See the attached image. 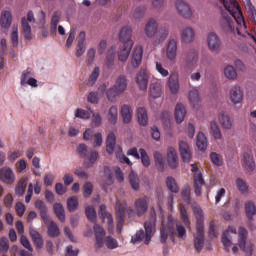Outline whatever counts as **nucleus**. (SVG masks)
I'll use <instances>...</instances> for the list:
<instances>
[{"label": "nucleus", "mask_w": 256, "mask_h": 256, "mask_svg": "<svg viewBox=\"0 0 256 256\" xmlns=\"http://www.w3.org/2000/svg\"><path fill=\"white\" fill-rule=\"evenodd\" d=\"M191 171L194 173L193 181H194V192L197 197H201V189L203 185H205V180L203 179V173L199 170L196 164H191Z\"/></svg>", "instance_id": "0eeeda50"}, {"label": "nucleus", "mask_w": 256, "mask_h": 256, "mask_svg": "<svg viewBox=\"0 0 256 256\" xmlns=\"http://www.w3.org/2000/svg\"><path fill=\"white\" fill-rule=\"evenodd\" d=\"M78 48L76 51V56L81 57L85 53V31H82L77 36Z\"/></svg>", "instance_id": "473e14b6"}, {"label": "nucleus", "mask_w": 256, "mask_h": 256, "mask_svg": "<svg viewBox=\"0 0 256 256\" xmlns=\"http://www.w3.org/2000/svg\"><path fill=\"white\" fill-rule=\"evenodd\" d=\"M167 160L169 167H171L172 169H177V167L179 166V158L177 157V151L175 150V148H168Z\"/></svg>", "instance_id": "5701e85b"}, {"label": "nucleus", "mask_w": 256, "mask_h": 256, "mask_svg": "<svg viewBox=\"0 0 256 256\" xmlns=\"http://www.w3.org/2000/svg\"><path fill=\"white\" fill-rule=\"evenodd\" d=\"M47 225V233L49 237L55 238L59 237L61 235V231L59 230V226H57V223H55L52 220H48V223H45Z\"/></svg>", "instance_id": "cd10ccee"}, {"label": "nucleus", "mask_w": 256, "mask_h": 256, "mask_svg": "<svg viewBox=\"0 0 256 256\" xmlns=\"http://www.w3.org/2000/svg\"><path fill=\"white\" fill-rule=\"evenodd\" d=\"M194 215L196 217V233L194 234V248L197 253L203 251V245H205V216L203 215V209L200 207L193 208Z\"/></svg>", "instance_id": "f03ea898"}, {"label": "nucleus", "mask_w": 256, "mask_h": 256, "mask_svg": "<svg viewBox=\"0 0 256 256\" xmlns=\"http://www.w3.org/2000/svg\"><path fill=\"white\" fill-rule=\"evenodd\" d=\"M179 149L182 161L189 163L191 161V148H189V144L185 141H180Z\"/></svg>", "instance_id": "4be33fe9"}, {"label": "nucleus", "mask_w": 256, "mask_h": 256, "mask_svg": "<svg viewBox=\"0 0 256 256\" xmlns=\"http://www.w3.org/2000/svg\"><path fill=\"white\" fill-rule=\"evenodd\" d=\"M35 207L40 211V217L44 221V223H49V216L47 215V206L43 200H37L35 202Z\"/></svg>", "instance_id": "bb28decb"}, {"label": "nucleus", "mask_w": 256, "mask_h": 256, "mask_svg": "<svg viewBox=\"0 0 256 256\" xmlns=\"http://www.w3.org/2000/svg\"><path fill=\"white\" fill-rule=\"evenodd\" d=\"M0 181L6 183L7 185H11L15 183V172L8 166H5L0 169Z\"/></svg>", "instance_id": "ddd939ff"}, {"label": "nucleus", "mask_w": 256, "mask_h": 256, "mask_svg": "<svg viewBox=\"0 0 256 256\" xmlns=\"http://www.w3.org/2000/svg\"><path fill=\"white\" fill-rule=\"evenodd\" d=\"M163 93V88L161 86V83L159 82H153L150 84V95L153 97V99H159Z\"/></svg>", "instance_id": "c9c22d12"}, {"label": "nucleus", "mask_w": 256, "mask_h": 256, "mask_svg": "<svg viewBox=\"0 0 256 256\" xmlns=\"http://www.w3.org/2000/svg\"><path fill=\"white\" fill-rule=\"evenodd\" d=\"M207 43L210 51H217L221 47V39L214 32H211L207 36Z\"/></svg>", "instance_id": "a211bd4d"}, {"label": "nucleus", "mask_w": 256, "mask_h": 256, "mask_svg": "<svg viewBox=\"0 0 256 256\" xmlns=\"http://www.w3.org/2000/svg\"><path fill=\"white\" fill-rule=\"evenodd\" d=\"M236 187L240 191V193H247L249 191V186H247V182H245L243 179L238 178L236 180Z\"/></svg>", "instance_id": "338daca9"}, {"label": "nucleus", "mask_w": 256, "mask_h": 256, "mask_svg": "<svg viewBox=\"0 0 256 256\" xmlns=\"http://www.w3.org/2000/svg\"><path fill=\"white\" fill-rule=\"evenodd\" d=\"M104 245L107 247V249H117L119 247V242L117 239L113 238V236H107L104 239Z\"/></svg>", "instance_id": "5fc2aeb1"}, {"label": "nucleus", "mask_w": 256, "mask_h": 256, "mask_svg": "<svg viewBox=\"0 0 256 256\" xmlns=\"http://www.w3.org/2000/svg\"><path fill=\"white\" fill-rule=\"evenodd\" d=\"M139 153H140V159H141L142 165H144V167H149L151 165V160L149 159V155L147 154V151L143 148H140Z\"/></svg>", "instance_id": "e2e57ef3"}, {"label": "nucleus", "mask_w": 256, "mask_h": 256, "mask_svg": "<svg viewBox=\"0 0 256 256\" xmlns=\"http://www.w3.org/2000/svg\"><path fill=\"white\" fill-rule=\"evenodd\" d=\"M131 49H133V41L124 42L123 47L118 54L119 61H121L122 63H124V61H127V59H129V55H131Z\"/></svg>", "instance_id": "6ab92c4d"}, {"label": "nucleus", "mask_w": 256, "mask_h": 256, "mask_svg": "<svg viewBox=\"0 0 256 256\" xmlns=\"http://www.w3.org/2000/svg\"><path fill=\"white\" fill-rule=\"evenodd\" d=\"M231 233L233 235H237V229L235 226H229L228 229L222 233L221 237L222 244L224 245V249L227 253H229L230 247L233 245V237H231Z\"/></svg>", "instance_id": "9d476101"}, {"label": "nucleus", "mask_w": 256, "mask_h": 256, "mask_svg": "<svg viewBox=\"0 0 256 256\" xmlns=\"http://www.w3.org/2000/svg\"><path fill=\"white\" fill-rule=\"evenodd\" d=\"M125 211H127V202L116 201V219L118 221L116 226L117 233H121L123 224L125 223Z\"/></svg>", "instance_id": "6e6552de"}, {"label": "nucleus", "mask_w": 256, "mask_h": 256, "mask_svg": "<svg viewBox=\"0 0 256 256\" xmlns=\"http://www.w3.org/2000/svg\"><path fill=\"white\" fill-rule=\"evenodd\" d=\"M99 216L101 217V219L103 221H107V224H108V230L109 231H113V216L108 213L107 211V206H105V204H101L100 207H99Z\"/></svg>", "instance_id": "f3484780"}, {"label": "nucleus", "mask_w": 256, "mask_h": 256, "mask_svg": "<svg viewBox=\"0 0 256 256\" xmlns=\"http://www.w3.org/2000/svg\"><path fill=\"white\" fill-rule=\"evenodd\" d=\"M243 167L246 169V171H249L250 173L255 171V159L251 156V154L245 152L243 156Z\"/></svg>", "instance_id": "a878e982"}, {"label": "nucleus", "mask_w": 256, "mask_h": 256, "mask_svg": "<svg viewBox=\"0 0 256 256\" xmlns=\"http://www.w3.org/2000/svg\"><path fill=\"white\" fill-rule=\"evenodd\" d=\"M1 27L3 29H9L11 27V23H13V16H11L10 11H3L1 14Z\"/></svg>", "instance_id": "2f4dec72"}, {"label": "nucleus", "mask_w": 256, "mask_h": 256, "mask_svg": "<svg viewBox=\"0 0 256 256\" xmlns=\"http://www.w3.org/2000/svg\"><path fill=\"white\" fill-rule=\"evenodd\" d=\"M115 55H116V51L115 48H111L106 56V67L108 69H113V65H115Z\"/></svg>", "instance_id": "603ef678"}, {"label": "nucleus", "mask_w": 256, "mask_h": 256, "mask_svg": "<svg viewBox=\"0 0 256 256\" xmlns=\"http://www.w3.org/2000/svg\"><path fill=\"white\" fill-rule=\"evenodd\" d=\"M157 221V214L155 213V208L151 209V219L144 223L145 231L139 230L134 236H132V243H141L144 241L145 245L151 243L153 237V230L155 229V223Z\"/></svg>", "instance_id": "7ed1b4c3"}, {"label": "nucleus", "mask_w": 256, "mask_h": 256, "mask_svg": "<svg viewBox=\"0 0 256 256\" xmlns=\"http://www.w3.org/2000/svg\"><path fill=\"white\" fill-rule=\"evenodd\" d=\"M222 3L224 9L220 20V27L224 33H235V21L239 27L247 31V22L243 11L237 0H218Z\"/></svg>", "instance_id": "f257e3e1"}, {"label": "nucleus", "mask_w": 256, "mask_h": 256, "mask_svg": "<svg viewBox=\"0 0 256 256\" xmlns=\"http://www.w3.org/2000/svg\"><path fill=\"white\" fill-rule=\"evenodd\" d=\"M245 9L250 21L256 23V9L251 0H246Z\"/></svg>", "instance_id": "ea45409f"}, {"label": "nucleus", "mask_w": 256, "mask_h": 256, "mask_svg": "<svg viewBox=\"0 0 256 256\" xmlns=\"http://www.w3.org/2000/svg\"><path fill=\"white\" fill-rule=\"evenodd\" d=\"M137 117L139 125L142 127L147 126V123H149V117L147 116V110L144 107H139L137 109Z\"/></svg>", "instance_id": "f704fd0d"}, {"label": "nucleus", "mask_w": 256, "mask_h": 256, "mask_svg": "<svg viewBox=\"0 0 256 256\" xmlns=\"http://www.w3.org/2000/svg\"><path fill=\"white\" fill-rule=\"evenodd\" d=\"M196 145L200 151L207 149V137L202 132L197 135Z\"/></svg>", "instance_id": "8fccbe9b"}, {"label": "nucleus", "mask_w": 256, "mask_h": 256, "mask_svg": "<svg viewBox=\"0 0 256 256\" xmlns=\"http://www.w3.org/2000/svg\"><path fill=\"white\" fill-rule=\"evenodd\" d=\"M141 61H143V46L139 45L134 48L132 55V65L137 69L139 65H141Z\"/></svg>", "instance_id": "b1692460"}, {"label": "nucleus", "mask_w": 256, "mask_h": 256, "mask_svg": "<svg viewBox=\"0 0 256 256\" xmlns=\"http://www.w3.org/2000/svg\"><path fill=\"white\" fill-rule=\"evenodd\" d=\"M210 158L216 167H223V158L217 152H212Z\"/></svg>", "instance_id": "69168bd1"}, {"label": "nucleus", "mask_w": 256, "mask_h": 256, "mask_svg": "<svg viewBox=\"0 0 256 256\" xmlns=\"http://www.w3.org/2000/svg\"><path fill=\"white\" fill-rule=\"evenodd\" d=\"M245 213L249 221H253V216L256 215V206L253 201L245 203Z\"/></svg>", "instance_id": "c03bdc74"}, {"label": "nucleus", "mask_w": 256, "mask_h": 256, "mask_svg": "<svg viewBox=\"0 0 256 256\" xmlns=\"http://www.w3.org/2000/svg\"><path fill=\"white\" fill-rule=\"evenodd\" d=\"M135 81L141 91H147L149 85V72H147L146 69H141L137 72Z\"/></svg>", "instance_id": "f8f14e48"}, {"label": "nucleus", "mask_w": 256, "mask_h": 256, "mask_svg": "<svg viewBox=\"0 0 256 256\" xmlns=\"http://www.w3.org/2000/svg\"><path fill=\"white\" fill-rule=\"evenodd\" d=\"M166 56L169 61H175V59H177V40H169L166 48Z\"/></svg>", "instance_id": "412c9836"}, {"label": "nucleus", "mask_w": 256, "mask_h": 256, "mask_svg": "<svg viewBox=\"0 0 256 256\" xmlns=\"http://www.w3.org/2000/svg\"><path fill=\"white\" fill-rule=\"evenodd\" d=\"M168 87L173 95L179 93V77L172 74L168 79Z\"/></svg>", "instance_id": "c756f323"}, {"label": "nucleus", "mask_w": 256, "mask_h": 256, "mask_svg": "<svg viewBox=\"0 0 256 256\" xmlns=\"http://www.w3.org/2000/svg\"><path fill=\"white\" fill-rule=\"evenodd\" d=\"M61 21V11L54 12L51 19L50 33L51 35H57V25Z\"/></svg>", "instance_id": "58836bf2"}, {"label": "nucleus", "mask_w": 256, "mask_h": 256, "mask_svg": "<svg viewBox=\"0 0 256 256\" xmlns=\"http://www.w3.org/2000/svg\"><path fill=\"white\" fill-rule=\"evenodd\" d=\"M85 213L88 221H91V223H95V221H97V211H95V207H86Z\"/></svg>", "instance_id": "13d9d810"}, {"label": "nucleus", "mask_w": 256, "mask_h": 256, "mask_svg": "<svg viewBox=\"0 0 256 256\" xmlns=\"http://www.w3.org/2000/svg\"><path fill=\"white\" fill-rule=\"evenodd\" d=\"M160 241L161 243H167V239L170 235L172 241H175V230H173V226L168 223L166 226L162 224L161 230H160Z\"/></svg>", "instance_id": "dca6fc26"}, {"label": "nucleus", "mask_w": 256, "mask_h": 256, "mask_svg": "<svg viewBox=\"0 0 256 256\" xmlns=\"http://www.w3.org/2000/svg\"><path fill=\"white\" fill-rule=\"evenodd\" d=\"M129 183L132 187V189H134V191H138L139 189V176L137 175V173L131 171L129 174Z\"/></svg>", "instance_id": "6e6d98bb"}, {"label": "nucleus", "mask_w": 256, "mask_h": 256, "mask_svg": "<svg viewBox=\"0 0 256 256\" xmlns=\"http://www.w3.org/2000/svg\"><path fill=\"white\" fill-rule=\"evenodd\" d=\"M161 119L165 129H171V112L170 111L162 112Z\"/></svg>", "instance_id": "680f3d73"}, {"label": "nucleus", "mask_w": 256, "mask_h": 256, "mask_svg": "<svg viewBox=\"0 0 256 256\" xmlns=\"http://www.w3.org/2000/svg\"><path fill=\"white\" fill-rule=\"evenodd\" d=\"M127 89V77L125 75H120L115 85L108 89L106 92V95L108 97V101H114L115 97H119V95H122V93H125Z\"/></svg>", "instance_id": "20e7f679"}, {"label": "nucleus", "mask_w": 256, "mask_h": 256, "mask_svg": "<svg viewBox=\"0 0 256 256\" xmlns=\"http://www.w3.org/2000/svg\"><path fill=\"white\" fill-rule=\"evenodd\" d=\"M131 33H133V30L129 26H125L120 30L119 33V41L123 44H125L126 41H133L131 40Z\"/></svg>", "instance_id": "e433bc0d"}, {"label": "nucleus", "mask_w": 256, "mask_h": 256, "mask_svg": "<svg viewBox=\"0 0 256 256\" xmlns=\"http://www.w3.org/2000/svg\"><path fill=\"white\" fill-rule=\"evenodd\" d=\"M29 22L35 23V14L31 10L28 11L27 18L23 17L21 21L23 35L25 39H27L28 41H31V39H33V36L31 35V25H29Z\"/></svg>", "instance_id": "1a4fd4ad"}, {"label": "nucleus", "mask_w": 256, "mask_h": 256, "mask_svg": "<svg viewBox=\"0 0 256 256\" xmlns=\"http://www.w3.org/2000/svg\"><path fill=\"white\" fill-rule=\"evenodd\" d=\"M224 75L227 77V79H236L237 78V72L235 71V68L233 66H227L224 69Z\"/></svg>", "instance_id": "774afa93"}, {"label": "nucleus", "mask_w": 256, "mask_h": 256, "mask_svg": "<svg viewBox=\"0 0 256 256\" xmlns=\"http://www.w3.org/2000/svg\"><path fill=\"white\" fill-rule=\"evenodd\" d=\"M53 209L59 221H61V223H65V207H63L61 203H55Z\"/></svg>", "instance_id": "37998d69"}, {"label": "nucleus", "mask_w": 256, "mask_h": 256, "mask_svg": "<svg viewBox=\"0 0 256 256\" xmlns=\"http://www.w3.org/2000/svg\"><path fill=\"white\" fill-rule=\"evenodd\" d=\"M230 99L234 105H237L243 101V90H241V86H232L230 89Z\"/></svg>", "instance_id": "aec40b11"}, {"label": "nucleus", "mask_w": 256, "mask_h": 256, "mask_svg": "<svg viewBox=\"0 0 256 256\" xmlns=\"http://www.w3.org/2000/svg\"><path fill=\"white\" fill-rule=\"evenodd\" d=\"M33 77V69L27 68L22 72L21 78H20V83L22 86L27 85V81Z\"/></svg>", "instance_id": "bf43d9fd"}, {"label": "nucleus", "mask_w": 256, "mask_h": 256, "mask_svg": "<svg viewBox=\"0 0 256 256\" xmlns=\"http://www.w3.org/2000/svg\"><path fill=\"white\" fill-rule=\"evenodd\" d=\"M115 143H117V138L115 137L114 133L108 134L106 140V151L109 155H113V151L115 149Z\"/></svg>", "instance_id": "a19ab883"}, {"label": "nucleus", "mask_w": 256, "mask_h": 256, "mask_svg": "<svg viewBox=\"0 0 256 256\" xmlns=\"http://www.w3.org/2000/svg\"><path fill=\"white\" fill-rule=\"evenodd\" d=\"M134 209L138 217H143L147 213V209H149V197L144 196L136 199Z\"/></svg>", "instance_id": "9b49d317"}, {"label": "nucleus", "mask_w": 256, "mask_h": 256, "mask_svg": "<svg viewBox=\"0 0 256 256\" xmlns=\"http://www.w3.org/2000/svg\"><path fill=\"white\" fill-rule=\"evenodd\" d=\"M166 185L171 193H179V186L177 185V180L173 176L166 178Z\"/></svg>", "instance_id": "3c124183"}, {"label": "nucleus", "mask_w": 256, "mask_h": 256, "mask_svg": "<svg viewBox=\"0 0 256 256\" xmlns=\"http://www.w3.org/2000/svg\"><path fill=\"white\" fill-rule=\"evenodd\" d=\"M77 153L79 157H81L82 159H85V157H87V145L79 144V146L77 147ZM97 159H99V153L95 150H91L90 154L88 155L89 161L88 162L84 161V167L86 169H91V167L95 165V162L97 161Z\"/></svg>", "instance_id": "423d86ee"}, {"label": "nucleus", "mask_w": 256, "mask_h": 256, "mask_svg": "<svg viewBox=\"0 0 256 256\" xmlns=\"http://www.w3.org/2000/svg\"><path fill=\"white\" fill-rule=\"evenodd\" d=\"M210 129L212 131V135L214 139L216 140L223 139V134L221 133V128H219V124H217L215 121H212L210 123Z\"/></svg>", "instance_id": "864d4df0"}, {"label": "nucleus", "mask_w": 256, "mask_h": 256, "mask_svg": "<svg viewBox=\"0 0 256 256\" xmlns=\"http://www.w3.org/2000/svg\"><path fill=\"white\" fill-rule=\"evenodd\" d=\"M249 232L245 227H239L238 230V247L243 251L246 256H253V243L247 240Z\"/></svg>", "instance_id": "39448f33"}, {"label": "nucleus", "mask_w": 256, "mask_h": 256, "mask_svg": "<svg viewBox=\"0 0 256 256\" xmlns=\"http://www.w3.org/2000/svg\"><path fill=\"white\" fill-rule=\"evenodd\" d=\"M180 216L182 223L185 227H191V221H189V216L187 215V209L183 204H180Z\"/></svg>", "instance_id": "4d7b16f0"}, {"label": "nucleus", "mask_w": 256, "mask_h": 256, "mask_svg": "<svg viewBox=\"0 0 256 256\" xmlns=\"http://www.w3.org/2000/svg\"><path fill=\"white\" fill-rule=\"evenodd\" d=\"M182 43H192L193 39H195V31L187 27L182 31L181 34Z\"/></svg>", "instance_id": "4c0bfd02"}, {"label": "nucleus", "mask_w": 256, "mask_h": 256, "mask_svg": "<svg viewBox=\"0 0 256 256\" xmlns=\"http://www.w3.org/2000/svg\"><path fill=\"white\" fill-rule=\"evenodd\" d=\"M67 207L70 213H74V211H77V209H79V198H77V196H72L68 198Z\"/></svg>", "instance_id": "de8ad7c7"}, {"label": "nucleus", "mask_w": 256, "mask_h": 256, "mask_svg": "<svg viewBox=\"0 0 256 256\" xmlns=\"http://www.w3.org/2000/svg\"><path fill=\"white\" fill-rule=\"evenodd\" d=\"M176 9L182 17L185 19H191L193 12H191V7L183 0L176 1Z\"/></svg>", "instance_id": "2eb2a0df"}, {"label": "nucleus", "mask_w": 256, "mask_h": 256, "mask_svg": "<svg viewBox=\"0 0 256 256\" xmlns=\"http://www.w3.org/2000/svg\"><path fill=\"white\" fill-rule=\"evenodd\" d=\"M113 183V171H111V168L105 166L104 167V189L106 187H109Z\"/></svg>", "instance_id": "a18cd8bd"}, {"label": "nucleus", "mask_w": 256, "mask_h": 256, "mask_svg": "<svg viewBox=\"0 0 256 256\" xmlns=\"http://www.w3.org/2000/svg\"><path fill=\"white\" fill-rule=\"evenodd\" d=\"M123 123H129L133 119V109L128 104L121 107Z\"/></svg>", "instance_id": "7c9ffc66"}, {"label": "nucleus", "mask_w": 256, "mask_h": 256, "mask_svg": "<svg viewBox=\"0 0 256 256\" xmlns=\"http://www.w3.org/2000/svg\"><path fill=\"white\" fill-rule=\"evenodd\" d=\"M157 20L151 18L144 28V33L147 37L151 38L155 36V33H157Z\"/></svg>", "instance_id": "393cba45"}, {"label": "nucleus", "mask_w": 256, "mask_h": 256, "mask_svg": "<svg viewBox=\"0 0 256 256\" xmlns=\"http://www.w3.org/2000/svg\"><path fill=\"white\" fill-rule=\"evenodd\" d=\"M189 101L194 108L199 106V103L201 102L199 90L193 89L189 92Z\"/></svg>", "instance_id": "49530a36"}, {"label": "nucleus", "mask_w": 256, "mask_h": 256, "mask_svg": "<svg viewBox=\"0 0 256 256\" xmlns=\"http://www.w3.org/2000/svg\"><path fill=\"white\" fill-rule=\"evenodd\" d=\"M93 230L96 239V249H102L103 245H105V229L99 224H94Z\"/></svg>", "instance_id": "4468645a"}, {"label": "nucleus", "mask_w": 256, "mask_h": 256, "mask_svg": "<svg viewBox=\"0 0 256 256\" xmlns=\"http://www.w3.org/2000/svg\"><path fill=\"white\" fill-rule=\"evenodd\" d=\"M154 161L156 169L159 171L165 170V162L163 161V154H161V152H154Z\"/></svg>", "instance_id": "09e8293b"}, {"label": "nucleus", "mask_w": 256, "mask_h": 256, "mask_svg": "<svg viewBox=\"0 0 256 256\" xmlns=\"http://www.w3.org/2000/svg\"><path fill=\"white\" fill-rule=\"evenodd\" d=\"M218 119L222 129H233V121L231 120V117H229V115H226L225 113H220Z\"/></svg>", "instance_id": "72a5a7b5"}, {"label": "nucleus", "mask_w": 256, "mask_h": 256, "mask_svg": "<svg viewBox=\"0 0 256 256\" xmlns=\"http://www.w3.org/2000/svg\"><path fill=\"white\" fill-rule=\"evenodd\" d=\"M169 36V29L167 27H162L158 30L157 39L158 43H163Z\"/></svg>", "instance_id": "0e129e2a"}, {"label": "nucleus", "mask_w": 256, "mask_h": 256, "mask_svg": "<svg viewBox=\"0 0 256 256\" xmlns=\"http://www.w3.org/2000/svg\"><path fill=\"white\" fill-rule=\"evenodd\" d=\"M27 181L28 178L27 177H22L15 189V193L16 195H18V197H23V195H25V190L27 189Z\"/></svg>", "instance_id": "79ce46f5"}, {"label": "nucleus", "mask_w": 256, "mask_h": 256, "mask_svg": "<svg viewBox=\"0 0 256 256\" xmlns=\"http://www.w3.org/2000/svg\"><path fill=\"white\" fill-rule=\"evenodd\" d=\"M185 115H187L185 106H183V104H177L176 108H175V114H174L176 123H178V124L183 123V121H185Z\"/></svg>", "instance_id": "c85d7f7f"}, {"label": "nucleus", "mask_w": 256, "mask_h": 256, "mask_svg": "<svg viewBox=\"0 0 256 256\" xmlns=\"http://www.w3.org/2000/svg\"><path fill=\"white\" fill-rule=\"evenodd\" d=\"M118 115H119V113H118L116 106H112L109 109V113H108V121H109V123H111V125H115V123H117Z\"/></svg>", "instance_id": "052dcab7"}]
</instances>
